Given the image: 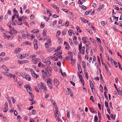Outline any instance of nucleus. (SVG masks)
<instances>
[{
  "mask_svg": "<svg viewBox=\"0 0 122 122\" xmlns=\"http://www.w3.org/2000/svg\"><path fill=\"white\" fill-rule=\"evenodd\" d=\"M80 19L82 21L84 22L87 23L88 22V20H86L84 18H80Z\"/></svg>",
  "mask_w": 122,
  "mask_h": 122,
  "instance_id": "24",
  "label": "nucleus"
},
{
  "mask_svg": "<svg viewBox=\"0 0 122 122\" xmlns=\"http://www.w3.org/2000/svg\"><path fill=\"white\" fill-rule=\"evenodd\" d=\"M8 110V103L7 102H6L4 106V108L3 110V111L4 112H6Z\"/></svg>",
  "mask_w": 122,
  "mask_h": 122,
  "instance_id": "7",
  "label": "nucleus"
},
{
  "mask_svg": "<svg viewBox=\"0 0 122 122\" xmlns=\"http://www.w3.org/2000/svg\"><path fill=\"white\" fill-rule=\"evenodd\" d=\"M50 43H49L48 42L46 43L45 44V47L46 48H47L49 47V44Z\"/></svg>",
  "mask_w": 122,
  "mask_h": 122,
  "instance_id": "39",
  "label": "nucleus"
},
{
  "mask_svg": "<svg viewBox=\"0 0 122 122\" xmlns=\"http://www.w3.org/2000/svg\"><path fill=\"white\" fill-rule=\"evenodd\" d=\"M89 51V47H87L86 49V52L87 54H88Z\"/></svg>",
  "mask_w": 122,
  "mask_h": 122,
  "instance_id": "50",
  "label": "nucleus"
},
{
  "mask_svg": "<svg viewBox=\"0 0 122 122\" xmlns=\"http://www.w3.org/2000/svg\"><path fill=\"white\" fill-rule=\"evenodd\" d=\"M90 99L92 100V101L93 102H94V100L93 99V97L92 96H91Z\"/></svg>",
  "mask_w": 122,
  "mask_h": 122,
  "instance_id": "57",
  "label": "nucleus"
},
{
  "mask_svg": "<svg viewBox=\"0 0 122 122\" xmlns=\"http://www.w3.org/2000/svg\"><path fill=\"white\" fill-rule=\"evenodd\" d=\"M2 73H3L4 75L8 77H12V76H13L12 74L10 72H3Z\"/></svg>",
  "mask_w": 122,
  "mask_h": 122,
  "instance_id": "6",
  "label": "nucleus"
},
{
  "mask_svg": "<svg viewBox=\"0 0 122 122\" xmlns=\"http://www.w3.org/2000/svg\"><path fill=\"white\" fill-rule=\"evenodd\" d=\"M105 106L107 108L108 107H109L108 106V103L106 101H105Z\"/></svg>",
  "mask_w": 122,
  "mask_h": 122,
  "instance_id": "48",
  "label": "nucleus"
},
{
  "mask_svg": "<svg viewBox=\"0 0 122 122\" xmlns=\"http://www.w3.org/2000/svg\"><path fill=\"white\" fill-rule=\"evenodd\" d=\"M12 76H12V77H13V78L14 81L15 82H17V77L15 75H12Z\"/></svg>",
  "mask_w": 122,
  "mask_h": 122,
  "instance_id": "23",
  "label": "nucleus"
},
{
  "mask_svg": "<svg viewBox=\"0 0 122 122\" xmlns=\"http://www.w3.org/2000/svg\"><path fill=\"white\" fill-rule=\"evenodd\" d=\"M86 38H87L85 37H83L82 38V40L83 42L85 44H86L87 43Z\"/></svg>",
  "mask_w": 122,
  "mask_h": 122,
  "instance_id": "16",
  "label": "nucleus"
},
{
  "mask_svg": "<svg viewBox=\"0 0 122 122\" xmlns=\"http://www.w3.org/2000/svg\"><path fill=\"white\" fill-rule=\"evenodd\" d=\"M64 44L66 46H69V44L67 43L66 42H64Z\"/></svg>",
  "mask_w": 122,
  "mask_h": 122,
  "instance_id": "63",
  "label": "nucleus"
},
{
  "mask_svg": "<svg viewBox=\"0 0 122 122\" xmlns=\"http://www.w3.org/2000/svg\"><path fill=\"white\" fill-rule=\"evenodd\" d=\"M101 23L102 25L103 26L105 25V22L103 21H102L101 22Z\"/></svg>",
  "mask_w": 122,
  "mask_h": 122,
  "instance_id": "49",
  "label": "nucleus"
},
{
  "mask_svg": "<svg viewBox=\"0 0 122 122\" xmlns=\"http://www.w3.org/2000/svg\"><path fill=\"white\" fill-rule=\"evenodd\" d=\"M47 85L50 89H52V87L51 83L47 84Z\"/></svg>",
  "mask_w": 122,
  "mask_h": 122,
  "instance_id": "31",
  "label": "nucleus"
},
{
  "mask_svg": "<svg viewBox=\"0 0 122 122\" xmlns=\"http://www.w3.org/2000/svg\"><path fill=\"white\" fill-rule=\"evenodd\" d=\"M45 26L44 23H42L41 24V27L42 28H44Z\"/></svg>",
  "mask_w": 122,
  "mask_h": 122,
  "instance_id": "52",
  "label": "nucleus"
},
{
  "mask_svg": "<svg viewBox=\"0 0 122 122\" xmlns=\"http://www.w3.org/2000/svg\"><path fill=\"white\" fill-rule=\"evenodd\" d=\"M46 30H44L42 33V34L43 35V36H45L46 35Z\"/></svg>",
  "mask_w": 122,
  "mask_h": 122,
  "instance_id": "35",
  "label": "nucleus"
},
{
  "mask_svg": "<svg viewBox=\"0 0 122 122\" xmlns=\"http://www.w3.org/2000/svg\"><path fill=\"white\" fill-rule=\"evenodd\" d=\"M32 76L36 78H37L38 77V76L37 75L36 73L35 72L34 73H32Z\"/></svg>",
  "mask_w": 122,
  "mask_h": 122,
  "instance_id": "30",
  "label": "nucleus"
},
{
  "mask_svg": "<svg viewBox=\"0 0 122 122\" xmlns=\"http://www.w3.org/2000/svg\"><path fill=\"white\" fill-rule=\"evenodd\" d=\"M90 41L93 43V44H95L96 43L95 41L93 38L90 37L89 39Z\"/></svg>",
  "mask_w": 122,
  "mask_h": 122,
  "instance_id": "26",
  "label": "nucleus"
},
{
  "mask_svg": "<svg viewBox=\"0 0 122 122\" xmlns=\"http://www.w3.org/2000/svg\"><path fill=\"white\" fill-rule=\"evenodd\" d=\"M28 61L27 60H23L21 61V64H23L25 63H27Z\"/></svg>",
  "mask_w": 122,
  "mask_h": 122,
  "instance_id": "47",
  "label": "nucleus"
},
{
  "mask_svg": "<svg viewBox=\"0 0 122 122\" xmlns=\"http://www.w3.org/2000/svg\"><path fill=\"white\" fill-rule=\"evenodd\" d=\"M15 74L16 75H18L19 76H20L22 77L24 73H21L19 72L16 71L15 72Z\"/></svg>",
  "mask_w": 122,
  "mask_h": 122,
  "instance_id": "18",
  "label": "nucleus"
},
{
  "mask_svg": "<svg viewBox=\"0 0 122 122\" xmlns=\"http://www.w3.org/2000/svg\"><path fill=\"white\" fill-rule=\"evenodd\" d=\"M25 87L26 88L27 90L28 91L29 90L30 91H31L32 89L31 87L29 85H25Z\"/></svg>",
  "mask_w": 122,
  "mask_h": 122,
  "instance_id": "11",
  "label": "nucleus"
},
{
  "mask_svg": "<svg viewBox=\"0 0 122 122\" xmlns=\"http://www.w3.org/2000/svg\"><path fill=\"white\" fill-rule=\"evenodd\" d=\"M81 7L82 8L83 10H85L87 8L85 6H84L83 5H82L81 6Z\"/></svg>",
  "mask_w": 122,
  "mask_h": 122,
  "instance_id": "45",
  "label": "nucleus"
},
{
  "mask_svg": "<svg viewBox=\"0 0 122 122\" xmlns=\"http://www.w3.org/2000/svg\"><path fill=\"white\" fill-rule=\"evenodd\" d=\"M104 7V5H102L101 6L99 7L97 9V10L99 11H100Z\"/></svg>",
  "mask_w": 122,
  "mask_h": 122,
  "instance_id": "27",
  "label": "nucleus"
},
{
  "mask_svg": "<svg viewBox=\"0 0 122 122\" xmlns=\"http://www.w3.org/2000/svg\"><path fill=\"white\" fill-rule=\"evenodd\" d=\"M14 15H15V16L16 17V18L18 19L19 17V15L18 14V13H14Z\"/></svg>",
  "mask_w": 122,
  "mask_h": 122,
  "instance_id": "44",
  "label": "nucleus"
},
{
  "mask_svg": "<svg viewBox=\"0 0 122 122\" xmlns=\"http://www.w3.org/2000/svg\"><path fill=\"white\" fill-rule=\"evenodd\" d=\"M113 6L114 8L115 9H116V10H119V9L118 7L116 6L115 5H114Z\"/></svg>",
  "mask_w": 122,
  "mask_h": 122,
  "instance_id": "54",
  "label": "nucleus"
},
{
  "mask_svg": "<svg viewBox=\"0 0 122 122\" xmlns=\"http://www.w3.org/2000/svg\"><path fill=\"white\" fill-rule=\"evenodd\" d=\"M39 31V30L38 29H35L32 30L31 31V32H33L34 33H38Z\"/></svg>",
  "mask_w": 122,
  "mask_h": 122,
  "instance_id": "14",
  "label": "nucleus"
},
{
  "mask_svg": "<svg viewBox=\"0 0 122 122\" xmlns=\"http://www.w3.org/2000/svg\"><path fill=\"white\" fill-rule=\"evenodd\" d=\"M82 66L85 69L86 67V64L85 63L84 61H82Z\"/></svg>",
  "mask_w": 122,
  "mask_h": 122,
  "instance_id": "37",
  "label": "nucleus"
},
{
  "mask_svg": "<svg viewBox=\"0 0 122 122\" xmlns=\"http://www.w3.org/2000/svg\"><path fill=\"white\" fill-rule=\"evenodd\" d=\"M23 45H30L31 44V43L30 42L26 41L24 42Z\"/></svg>",
  "mask_w": 122,
  "mask_h": 122,
  "instance_id": "21",
  "label": "nucleus"
},
{
  "mask_svg": "<svg viewBox=\"0 0 122 122\" xmlns=\"http://www.w3.org/2000/svg\"><path fill=\"white\" fill-rule=\"evenodd\" d=\"M29 55L28 54H25L23 55H21L19 57V58L20 59H22L25 57L28 56Z\"/></svg>",
  "mask_w": 122,
  "mask_h": 122,
  "instance_id": "10",
  "label": "nucleus"
},
{
  "mask_svg": "<svg viewBox=\"0 0 122 122\" xmlns=\"http://www.w3.org/2000/svg\"><path fill=\"white\" fill-rule=\"evenodd\" d=\"M46 11L47 12V13L48 15H49V17H50V16H51L52 15V13L51 11H50L49 10H48Z\"/></svg>",
  "mask_w": 122,
  "mask_h": 122,
  "instance_id": "28",
  "label": "nucleus"
},
{
  "mask_svg": "<svg viewBox=\"0 0 122 122\" xmlns=\"http://www.w3.org/2000/svg\"><path fill=\"white\" fill-rule=\"evenodd\" d=\"M37 62V63L39 62V63L38 64V66L39 67H43L45 66L41 62V60H40V62Z\"/></svg>",
  "mask_w": 122,
  "mask_h": 122,
  "instance_id": "17",
  "label": "nucleus"
},
{
  "mask_svg": "<svg viewBox=\"0 0 122 122\" xmlns=\"http://www.w3.org/2000/svg\"><path fill=\"white\" fill-rule=\"evenodd\" d=\"M76 29L78 31H79L80 32H81V30L79 27L78 26H77L76 27Z\"/></svg>",
  "mask_w": 122,
  "mask_h": 122,
  "instance_id": "41",
  "label": "nucleus"
},
{
  "mask_svg": "<svg viewBox=\"0 0 122 122\" xmlns=\"http://www.w3.org/2000/svg\"><path fill=\"white\" fill-rule=\"evenodd\" d=\"M11 98L12 100V102L13 103H15V100L14 98L13 97H11Z\"/></svg>",
  "mask_w": 122,
  "mask_h": 122,
  "instance_id": "51",
  "label": "nucleus"
},
{
  "mask_svg": "<svg viewBox=\"0 0 122 122\" xmlns=\"http://www.w3.org/2000/svg\"><path fill=\"white\" fill-rule=\"evenodd\" d=\"M42 74L43 78L44 79L46 77V71L44 70H42Z\"/></svg>",
  "mask_w": 122,
  "mask_h": 122,
  "instance_id": "13",
  "label": "nucleus"
},
{
  "mask_svg": "<svg viewBox=\"0 0 122 122\" xmlns=\"http://www.w3.org/2000/svg\"><path fill=\"white\" fill-rule=\"evenodd\" d=\"M32 114L34 115L36 114V111L35 110H32Z\"/></svg>",
  "mask_w": 122,
  "mask_h": 122,
  "instance_id": "61",
  "label": "nucleus"
},
{
  "mask_svg": "<svg viewBox=\"0 0 122 122\" xmlns=\"http://www.w3.org/2000/svg\"><path fill=\"white\" fill-rule=\"evenodd\" d=\"M73 32V30H70L68 31V33L69 35L70 36H71L72 34V33Z\"/></svg>",
  "mask_w": 122,
  "mask_h": 122,
  "instance_id": "22",
  "label": "nucleus"
},
{
  "mask_svg": "<svg viewBox=\"0 0 122 122\" xmlns=\"http://www.w3.org/2000/svg\"><path fill=\"white\" fill-rule=\"evenodd\" d=\"M98 118L97 116H95L94 117V121L95 122H97Z\"/></svg>",
  "mask_w": 122,
  "mask_h": 122,
  "instance_id": "36",
  "label": "nucleus"
},
{
  "mask_svg": "<svg viewBox=\"0 0 122 122\" xmlns=\"http://www.w3.org/2000/svg\"><path fill=\"white\" fill-rule=\"evenodd\" d=\"M62 39L60 38H59L58 39V42L59 43H62Z\"/></svg>",
  "mask_w": 122,
  "mask_h": 122,
  "instance_id": "62",
  "label": "nucleus"
},
{
  "mask_svg": "<svg viewBox=\"0 0 122 122\" xmlns=\"http://www.w3.org/2000/svg\"><path fill=\"white\" fill-rule=\"evenodd\" d=\"M46 76H51L50 74L49 73L48 71H46Z\"/></svg>",
  "mask_w": 122,
  "mask_h": 122,
  "instance_id": "46",
  "label": "nucleus"
},
{
  "mask_svg": "<svg viewBox=\"0 0 122 122\" xmlns=\"http://www.w3.org/2000/svg\"><path fill=\"white\" fill-rule=\"evenodd\" d=\"M13 36H8L7 38L9 40H11L13 39Z\"/></svg>",
  "mask_w": 122,
  "mask_h": 122,
  "instance_id": "42",
  "label": "nucleus"
},
{
  "mask_svg": "<svg viewBox=\"0 0 122 122\" xmlns=\"http://www.w3.org/2000/svg\"><path fill=\"white\" fill-rule=\"evenodd\" d=\"M54 83L55 85L56 86H58L59 84V82L56 79H55L54 80Z\"/></svg>",
  "mask_w": 122,
  "mask_h": 122,
  "instance_id": "9",
  "label": "nucleus"
},
{
  "mask_svg": "<svg viewBox=\"0 0 122 122\" xmlns=\"http://www.w3.org/2000/svg\"><path fill=\"white\" fill-rule=\"evenodd\" d=\"M30 56L33 59L32 61L35 64H36L37 63V62H40V60L38 58H37L36 57V55H30Z\"/></svg>",
  "mask_w": 122,
  "mask_h": 122,
  "instance_id": "2",
  "label": "nucleus"
},
{
  "mask_svg": "<svg viewBox=\"0 0 122 122\" xmlns=\"http://www.w3.org/2000/svg\"><path fill=\"white\" fill-rule=\"evenodd\" d=\"M36 36L37 37V38L39 40H42L41 35L40 34H37V35Z\"/></svg>",
  "mask_w": 122,
  "mask_h": 122,
  "instance_id": "19",
  "label": "nucleus"
},
{
  "mask_svg": "<svg viewBox=\"0 0 122 122\" xmlns=\"http://www.w3.org/2000/svg\"><path fill=\"white\" fill-rule=\"evenodd\" d=\"M51 59L52 60L55 61H56L58 59L57 57L56 56H52L51 57Z\"/></svg>",
  "mask_w": 122,
  "mask_h": 122,
  "instance_id": "29",
  "label": "nucleus"
},
{
  "mask_svg": "<svg viewBox=\"0 0 122 122\" xmlns=\"http://www.w3.org/2000/svg\"><path fill=\"white\" fill-rule=\"evenodd\" d=\"M69 41L70 42V44L71 45H72V44H73L72 39L70 38H69Z\"/></svg>",
  "mask_w": 122,
  "mask_h": 122,
  "instance_id": "56",
  "label": "nucleus"
},
{
  "mask_svg": "<svg viewBox=\"0 0 122 122\" xmlns=\"http://www.w3.org/2000/svg\"><path fill=\"white\" fill-rule=\"evenodd\" d=\"M21 50L20 48H17L14 50V53L15 54H18L21 51Z\"/></svg>",
  "mask_w": 122,
  "mask_h": 122,
  "instance_id": "8",
  "label": "nucleus"
},
{
  "mask_svg": "<svg viewBox=\"0 0 122 122\" xmlns=\"http://www.w3.org/2000/svg\"><path fill=\"white\" fill-rule=\"evenodd\" d=\"M51 5L55 9H57L58 7L56 5L53 4H51Z\"/></svg>",
  "mask_w": 122,
  "mask_h": 122,
  "instance_id": "53",
  "label": "nucleus"
},
{
  "mask_svg": "<svg viewBox=\"0 0 122 122\" xmlns=\"http://www.w3.org/2000/svg\"><path fill=\"white\" fill-rule=\"evenodd\" d=\"M17 84L20 86L23 84V83L20 81H18L17 82Z\"/></svg>",
  "mask_w": 122,
  "mask_h": 122,
  "instance_id": "64",
  "label": "nucleus"
},
{
  "mask_svg": "<svg viewBox=\"0 0 122 122\" xmlns=\"http://www.w3.org/2000/svg\"><path fill=\"white\" fill-rule=\"evenodd\" d=\"M18 41L20 42H21L22 41L21 37L20 35H18Z\"/></svg>",
  "mask_w": 122,
  "mask_h": 122,
  "instance_id": "40",
  "label": "nucleus"
},
{
  "mask_svg": "<svg viewBox=\"0 0 122 122\" xmlns=\"http://www.w3.org/2000/svg\"><path fill=\"white\" fill-rule=\"evenodd\" d=\"M41 89L45 92H46L47 91V89L46 84L43 82H41Z\"/></svg>",
  "mask_w": 122,
  "mask_h": 122,
  "instance_id": "3",
  "label": "nucleus"
},
{
  "mask_svg": "<svg viewBox=\"0 0 122 122\" xmlns=\"http://www.w3.org/2000/svg\"><path fill=\"white\" fill-rule=\"evenodd\" d=\"M11 30L14 32V33L15 35V33H16L17 32V31L14 28H12L11 29Z\"/></svg>",
  "mask_w": 122,
  "mask_h": 122,
  "instance_id": "38",
  "label": "nucleus"
},
{
  "mask_svg": "<svg viewBox=\"0 0 122 122\" xmlns=\"http://www.w3.org/2000/svg\"><path fill=\"white\" fill-rule=\"evenodd\" d=\"M45 81L47 82V84L51 83V79L50 78H49L47 80H45Z\"/></svg>",
  "mask_w": 122,
  "mask_h": 122,
  "instance_id": "25",
  "label": "nucleus"
},
{
  "mask_svg": "<svg viewBox=\"0 0 122 122\" xmlns=\"http://www.w3.org/2000/svg\"><path fill=\"white\" fill-rule=\"evenodd\" d=\"M2 68L5 71H9V70L8 68L4 65L2 66Z\"/></svg>",
  "mask_w": 122,
  "mask_h": 122,
  "instance_id": "15",
  "label": "nucleus"
},
{
  "mask_svg": "<svg viewBox=\"0 0 122 122\" xmlns=\"http://www.w3.org/2000/svg\"><path fill=\"white\" fill-rule=\"evenodd\" d=\"M82 47V44L81 43H80V44H79L78 45V49L79 52L82 55L84 54L85 52V50L81 48Z\"/></svg>",
  "mask_w": 122,
  "mask_h": 122,
  "instance_id": "4",
  "label": "nucleus"
},
{
  "mask_svg": "<svg viewBox=\"0 0 122 122\" xmlns=\"http://www.w3.org/2000/svg\"><path fill=\"white\" fill-rule=\"evenodd\" d=\"M30 56L33 59L32 61L35 64H36L37 63V62H40V60L38 58H37L36 57V55H30Z\"/></svg>",
  "mask_w": 122,
  "mask_h": 122,
  "instance_id": "1",
  "label": "nucleus"
},
{
  "mask_svg": "<svg viewBox=\"0 0 122 122\" xmlns=\"http://www.w3.org/2000/svg\"><path fill=\"white\" fill-rule=\"evenodd\" d=\"M3 36L4 38L5 39H6V38H7L8 35L5 33H4L3 34Z\"/></svg>",
  "mask_w": 122,
  "mask_h": 122,
  "instance_id": "43",
  "label": "nucleus"
},
{
  "mask_svg": "<svg viewBox=\"0 0 122 122\" xmlns=\"http://www.w3.org/2000/svg\"><path fill=\"white\" fill-rule=\"evenodd\" d=\"M117 91L118 93V95H119L120 96H121L122 95V92L121 91H120L119 88L117 89Z\"/></svg>",
  "mask_w": 122,
  "mask_h": 122,
  "instance_id": "20",
  "label": "nucleus"
},
{
  "mask_svg": "<svg viewBox=\"0 0 122 122\" xmlns=\"http://www.w3.org/2000/svg\"><path fill=\"white\" fill-rule=\"evenodd\" d=\"M71 114L72 116H74L76 115V113L75 111H72Z\"/></svg>",
  "mask_w": 122,
  "mask_h": 122,
  "instance_id": "55",
  "label": "nucleus"
},
{
  "mask_svg": "<svg viewBox=\"0 0 122 122\" xmlns=\"http://www.w3.org/2000/svg\"><path fill=\"white\" fill-rule=\"evenodd\" d=\"M78 68L79 71L80 70H82L80 65L78 64Z\"/></svg>",
  "mask_w": 122,
  "mask_h": 122,
  "instance_id": "60",
  "label": "nucleus"
},
{
  "mask_svg": "<svg viewBox=\"0 0 122 122\" xmlns=\"http://www.w3.org/2000/svg\"><path fill=\"white\" fill-rule=\"evenodd\" d=\"M92 11L91 10H89L88 11H86L84 15H88L89 13H91Z\"/></svg>",
  "mask_w": 122,
  "mask_h": 122,
  "instance_id": "33",
  "label": "nucleus"
},
{
  "mask_svg": "<svg viewBox=\"0 0 122 122\" xmlns=\"http://www.w3.org/2000/svg\"><path fill=\"white\" fill-rule=\"evenodd\" d=\"M46 65L48 66L50 65L51 64V62L49 61H47L46 62Z\"/></svg>",
  "mask_w": 122,
  "mask_h": 122,
  "instance_id": "58",
  "label": "nucleus"
},
{
  "mask_svg": "<svg viewBox=\"0 0 122 122\" xmlns=\"http://www.w3.org/2000/svg\"><path fill=\"white\" fill-rule=\"evenodd\" d=\"M13 11L14 13H18V11L16 10L15 8L13 9Z\"/></svg>",
  "mask_w": 122,
  "mask_h": 122,
  "instance_id": "59",
  "label": "nucleus"
},
{
  "mask_svg": "<svg viewBox=\"0 0 122 122\" xmlns=\"http://www.w3.org/2000/svg\"><path fill=\"white\" fill-rule=\"evenodd\" d=\"M22 77L25 78L28 81H30L31 80V78L30 76L26 73H24Z\"/></svg>",
  "mask_w": 122,
  "mask_h": 122,
  "instance_id": "5",
  "label": "nucleus"
},
{
  "mask_svg": "<svg viewBox=\"0 0 122 122\" xmlns=\"http://www.w3.org/2000/svg\"><path fill=\"white\" fill-rule=\"evenodd\" d=\"M46 71H48V72H51L52 71V68L50 66H47L46 67Z\"/></svg>",
  "mask_w": 122,
  "mask_h": 122,
  "instance_id": "12",
  "label": "nucleus"
},
{
  "mask_svg": "<svg viewBox=\"0 0 122 122\" xmlns=\"http://www.w3.org/2000/svg\"><path fill=\"white\" fill-rule=\"evenodd\" d=\"M66 111L67 117L68 118H70V112L69 110H67Z\"/></svg>",
  "mask_w": 122,
  "mask_h": 122,
  "instance_id": "32",
  "label": "nucleus"
},
{
  "mask_svg": "<svg viewBox=\"0 0 122 122\" xmlns=\"http://www.w3.org/2000/svg\"><path fill=\"white\" fill-rule=\"evenodd\" d=\"M34 47L35 49V50H37L38 48V45L37 43H35L34 45Z\"/></svg>",
  "mask_w": 122,
  "mask_h": 122,
  "instance_id": "34",
  "label": "nucleus"
}]
</instances>
